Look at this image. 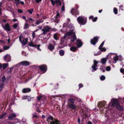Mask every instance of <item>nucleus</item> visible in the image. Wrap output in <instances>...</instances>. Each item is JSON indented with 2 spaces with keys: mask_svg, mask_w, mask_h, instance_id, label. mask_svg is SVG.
<instances>
[{
  "mask_svg": "<svg viewBox=\"0 0 124 124\" xmlns=\"http://www.w3.org/2000/svg\"><path fill=\"white\" fill-rule=\"evenodd\" d=\"M70 20L69 18H68L67 19V25L69 24V22H70Z\"/></svg>",
  "mask_w": 124,
  "mask_h": 124,
  "instance_id": "6e6d98bb",
  "label": "nucleus"
},
{
  "mask_svg": "<svg viewBox=\"0 0 124 124\" xmlns=\"http://www.w3.org/2000/svg\"><path fill=\"white\" fill-rule=\"evenodd\" d=\"M8 63H5L3 64V70H4L8 66Z\"/></svg>",
  "mask_w": 124,
  "mask_h": 124,
  "instance_id": "473e14b6",
  "label": "nucleus"
},
{
  "mask_svg": "<svg viewBox=\"0 0 124 124\" xmlns=\"http://www.w3.org/2000/svg\"><path fill=\"white\" fill-rule=\"evenodd\" d=\"M42 0H35V1L37 3H39L41 2Z\"/></svg>",
  "mask_w": 124,
  "mask_h": 124,
  "instance_id": "5fc2aeb1",
  "label": "nucleus"
},
{
  "mask_svg": "<svg viewBox=\"0 0 124 124\" xmlns=\"http://www.w3.org/2000/svg\"><path fill=\"white\" fill-rule=\"evenodd\" d=\"M43 22V21L40 19H39L36 21V24L37 25H38Z\"/></svg>",
  "mask_w": 124,
  "mask_h": 124,
  "instance_id": "cd10ccee",
  "label": "nucleus"
},
{
  "mask_svg": "<svg viewBox=\"0 0 124 124\" xmlns=\"http://www.w3.org/2000/svg\"><path fill=\"white\" fill-rule=\"evenodd\" d=\"M32 36L33 38H34L35 37V33L34 32L32 33Z\"/></svg>",
  "mask_w": 124,
  "mask_h": 124,
  "instance_id": "bf43d9fd",
  "label": "nucleus"
},
{
  "mask_svg": "<svg viewBox=\"0 0 124 124\" xmlns=\"http://www.w3.org/2000/svg\"><path fill=\"white\" fill-rule=\"evenodd\" d=\"M68 107L72 109H74L76 108V107L75 104H70L68 105Z\"/></svg>",
  "mask_w": 124,
  "mask_h": 124,
  "instance_id": "5701e85b",
  "label": "nucleus"
},
{
  "mask_svg": "<svg viewBox=\"0 0 124 124\" xmlns=\"http://www.w3.org/2000/svg\"><path fill=\"white\" fill-rule=\"evenodd\" d=\"M1 85H0V91H1L2 89V88H3V84H1Z\"/></svg>",
  "mask_w": 124,
  "mask_h": 124,
  "instance_id": "3c124183",
  "label": "nucleus"
},
{
  "mask_svg": "<svg viewBox=\"0 0 124 124\" xmlns=\"http://www.w3.org/2000/svg\"><path fill=\"white\" fill-rule=\"evenodd\" d=\"M29 45L30 46L35 47H36V46H37V45L33 44V43L32 42H30L29 44Z\"/></svg>",
  "mask_w": 124,
  "mask_h": 124,
  "instance_id": "7c9ffc66",
  "label": "nucleus"
},
{
  "mask_svg": "<svg viewBox=\"0 0 124 124\" xmlns=\"http://www.w3.org/2000/svg\"><path fill=\"white\" fill-rule=\"evenodd\" d=\"M111 106L113 107L116 106V100L113 99L111 101V103H109L108 105V108L109 107V106L111 105Z\"/></svg>",
  "mask_w": 124,
  "mask_h": 124,
  "instance_id": "9b49d317",
  "label": "nucleus"
},
{
  "mask_svg": "<svg viewBox=\"0 0 124 124\" xmlns=\"http://www.w3.org/2000/svg\"><path fill=\"white\" fill-rule=\"evenodd\" d=\"M38 67L41 71L43 72L44 73L47 70V67L45 65H39L38 66Z\"/></svg>",
  "mask_w": 124,
  "mask_h": 124,
  "instance_id": "423d86ee",
  "label": "nucleus"
},
{
  "mask_svg": "<svg viewBox=\"0 0 124 124\" xmlns=\"http://www.w3.org/2000/svg\"><path fill=\"white\" fill-rule=\"evenodd\" d=\"M16 115L14 113H12L10 114L9 116L8 117V119L9 120H12L14 118L16 117Z\"/></svg>",
  "mask_w": 124,
  "mask_h": 124,
  "instance_id": "a211bd4d",
  "label": "nucleus"
},
{
  "mask_svg": "<svg viewBox=\"0 0 124 124\" xmlns=\"http://www.w3.org/2000/svg\"><path fill=\"white\" fill-rule=\"evenodd\" d=\"M113 11L114 13L116 14V8H114Z\"/></svg>",
  "mask_w": 124,
  "mask_h": 124,
  "instance_id": "13d9d810",
  "label": "nucleus"
},
{
  "mask_svg": "<svg viewBox=\"0 0 124 124\" xmlns=\"http://www.w3.org/2000/svg\"><path fill=\"white\" fill-rule=\"evenodd\" d=\"M118 6L119 7V10L120 11H123V6L122 5H120V6L118 5Z\"/></svg>",
  "mask_w": 124,
  "mask_h": 124,
  "instance_id": "e433bc0d",
  "label": "nucleus"
},
{
  "mask_svg": "<svg viewBox=\"0 0 124 124\" xmlns=\"http://www.w3.org/2000/svg\"><path fill=\"white\" fill-rule=\"evenodd\" d=\"M105 77L103 75L101 76L100 77V79L102 81L104 80L105 79Z\"/></svg>",
  "mask_w": 124,
  "mask_h": 124,
  "instance_id": "58836bf2",
  "label": "nucleus"
},
{
  "mask_svg": "<svg viewBox=\"0 0 124 124\" xmlns=\"http://www.w3.org/2000/svg\"><path fill=\"white\" fill-rule=\"evenodd\" d=\"M17 11L19 13H22L23 12V11L20 9H18Z\"/></svg>",
  "mask_w": 124,
  "mask_h": 124,
  "instance_id": "603ef678",
  "label": "nucleus"
},
{
  "mask_svg": "<svg viewBox=\"0 0 124 124\" xmlns=\"http://www.w3.org/2000/svg\"><path fill=\"white\" fill-rule=\"evenodd\" d=\"M101 51H99L96 54H94V55L95 56H97L98 55L100 54H101Z\"/></svg>",
  "mask_w": 124,
  "mask_h": 124,
  "instance_id": "de8ad7c7",
  "label": "nucleus"
},
{
  "mask_svg": "<svg viewBox=\"0 0 124 124\" xmlns=\"http://www.w3.org/2000/svg\"><path fill=\"white\" fill-rule=\"evenodd\" d=\"M45 96L44 95H39L37 97V100H39L45 97Z\"/></svg>",
  "mask_w": 124,
  "mask_h": 124,
  "instance_id": "a878e982",
  "label": "nucleus"
},
{
  "mask_svg": "<svg viewBox=\"0 0 124 124\" xmlns=\"http://www.w3.org/2000/svg\"><path fill=\"white\" fill-rule=\"evenodd\" d=\"M117 100H118V103L120 104L124 102V98H119L118 99H117Z\"/></svg>",
  "mask_w": 124,
  "mask_h": 124,
  "instance_id": "4be33fe9",
  "label": "nucleus"
},
{
  "mask_svg": "<svg viewBox=\"0 0 124 124\" xmlns=\"http://www.w3.org/2000/svg\"><path fill=\"white\" fill-rule=\"evenodd\" d=\"M2 26L4 28V30L6 31H10L11 28L9 25L8 23H7L5 26L2 24Z\"/></svg>",
  "mask_w": 124,
  "mask_h": 124,
  "instance_id": "9d476101",
  "label": "nucleus"
},
{
  "mask_svg": "<svg viewBox=\"0 0 124 124\" xmlns=\"http://www.w3.org/2000/svg\"><path fill=\"white\" fill-rule=\"evenodd\" d=\"M55 1L57 3H61L60 0H55Z\"/></svg>",
  "mask_w": 124,
  "mask_h": 124,
  "instance_id": "0e129e2a",
  "label": "nucleus"
},
{
  "mask_svg": "<svg viewBox=\"0 0 124 124\" xmlns=\"http://www.w3.org/2000/svg\"><path fill=\"white\" fill-rule=\"evenodd\" d=\"M6 113H4L1 115H0V119H1L2 118H3L6 115Z\"/></svg>",
  "mask_w": 124,
  "mask_h": 124,
  "instance_id": "72a5a7b5",
  "label": "nucleus"
},
{
  "mask_svg": "<svg viewBox=\"0 0 124 124\" xmlns=\"http://www.w3.org/2000/svg\"><path fill=\"white\" fill-rule=\"evenodd\" d=\"M71 36L70 38V40L71 41H73L75 39H77L75 32H72V31L68 32L65 35L66 36Z\"/></svg>",
  "mask_w": 124,
  "mask_h": 124,
  "instance_id": "7ed1b4c3",
  "label": "nucleus"
},
{
  "mask_svg": "<svg viewBox=\"0 0 124 124\" xmlns=\"http://www.w3.org/2000/svg\"><path fill=\"white\" fill-rule=\"evenodd\" d=\"M76 44L78 47H80L82 46V44L80 40L78 39L77 40Z\"/></svg>",
  "mask_w": 124,
  "mask_h": 124,
  "instance_id": "dca6fc26",
  "label": "nucleus"
},
{
  "mask_svg": "<svg viewBox=\"0 0 124 124\" xmlns=\"http://www.w3.org/2000/svg\"><path fill=\"white\" fill-rule=\"evenodd\" d=\"M40 46V45H37V46H36V47H37V49L39 51H41V50L39 48V47Z\"/></svg>",
  "mask_w": 124,
  "mask_h": 124,
  "instance_id": "09e8293b",
  "label": "nucleus"
},
{
  "mask_svg": "<svg viewBox=\"0 0 124 124\" xmlns=\"http://www.w3.org/2000/svg\"><path fill=\"white\" fill-rule=\"evenodd\" d=\"M122 60L123 58L120 55L119 56L117 55V61L118 60L121 61Z\"/></svg>",
  "mask_w": 124,
  "mask_h": 124,
  "instance_id": "c85d7f7f",
  "label": "nucleus"
},
{
  "mask_svg": "<svg viewBox=\"0 0 124 124\" xmlns=\"http://www.w3.org/2000/svg\"><path fill=\"white\" fill-rule=\"evenodd\" d=\"M19 64H20L22 65L23 66L28 65L30 64L29 62L28 61H22L19 62Z\"/></svg>",
  "mask_w": 124,
  "mask_h": 124,
  "instance_id": "4468645a",
  "label": "nucleus"
},
{
  "mask_svg": "<svg viewBox=\"0 0 124 124\" xmlns=\"http://www.w3.org/2000/svg\"><path fill=\"white\" fill-rule=\"evenodd\" d=\"M54 38L56 40H57L58 39L57 35L56 34H55L54 35Z\"/></svg>",
  "mask_w": 124,
  "mask_h": 124,
  "instance_id": "79ce46f5",
  "label": "nucleus"
},
{
  "mask_svg": "<svg viewBox=\"0 0 124 124\" xmlns=\"http://www.w3.org/2000/svg\"><path fill=\"white\" fill-rule=\"evenodd\" d=\"M110 57L111 58L113 57L112 58L115 61L114 62L115 63L116 62V55L114 54H111Z\"/></svg>",
  "mask_w": 124,
  "mask_h": 124,
  "instance_id": "412c9836",
  "label": "nucleus"
},
{
  "mask_svg": "<svg viewBox=\"0 0 124 124\" xmlns=\"http://www.w3.org/2000/svg\"><path fill=\"white\" fill-rule=\"evenodd\" d=\"M19 23L18 22L17 23H15L13 26V27L14 29H16L18 26Z\"/></svg>",
  "mask_w": 124,
  "mask_h": 124,
  "instance_id": "2f4dec72",
  "label": "nucleus"
},
{
  "mask_svg": "<svg viewBox=\"0 0 124 124\" xmlns=\"http://www.w3.org/2000/svg\"><path fill=\"white\" fill-rule=\"evenodd\" d=\"M118 100L117 99V109L120 111H123L124 110V108L122 105L118 103Z\"/></svg>",
  "mask_w": 124,
  "mask_h": 124,
  "instance_id": "0eeeda50",
  "label": "nucleus"
},
{
  "mask_svg": "<svg viewBox=\"0 0 124 124\" xmlns=\"http://www.w3.org/2000/svg\"><path fill=\"white\" fill-rule=\"evenodd\" d=\"M20 3L23 5L24 4V2L23 1H21L20 2Z\"/></svg>",
  "mask_w": 124,
  "mask_h": 124,
  "instance_id": "774afa93",
  "label": "nucleus"
},
{
  "mask_svg": "<svg viewBox=\"0 0 124 124\" xmlns=\"http://www.w3.org/2000/svg\"><path fill=\"white\" fill-rule=\"evenodd\" d=\"M15 1V3L17 5H19V0H14Z\"/></svg>",
  "mask_w": 124,
  "mask_h": 124,
  "instance_id": "37998d69",
  "label": "nucleus"
},
{
  "mask_svg": "<svg viewBox=\"0 0 124 124\" xmlns=\"http://www.w3.org/2000/svg\"><path fill=\"white\" fill-rule=\"evenodd\" d=\"M106 104V102L105 101L99 103L98 106L100 108H102L105 106Z\"/></svg>",
  "mask_w": 124,
  "mask_h": 124,
  "instance_id": "ddd939ff",
  "label": "nucleus"
},
{
  "mask_svg": "<svg viewBox=\"0 0 124 124\" xmlns=\"http://www.w3.org/2000/svg\"><path fill=\"white\" fill-rule=\"evenodd\" d=\"M27 11L30 14H31L33 11V8H31L29 9H27Z\"/></svg>",
  "mask_w": 124,
  "mask_h": 124,
  "instance_id": "c9c22d12",
  "label": "nucleus"
},
{
  "mask_svg": "<svg viewBox=\"0 0 124 124\" xmlns=\"http://www.w3.org/2000/svg\"><path fill=\"white\" fill-rule=\"evenodd\" d=\"M71 13L72 15H75L79 14L78 12L76 9L74 8H72L71 11Z\"/></svg>",
  "mask_w": 124,
  "mask_h": 124,
  "instance_id": "2eb2a0df",
  "label": "nucleus"
},
{
  "mask_svg": "<svg viewBox=\"0 0 124 124\" xmlns=\"http://www.w3.org/2000/svg\"><path fill=\"white\" fill-rule=\"evenodd\" d=\"M4 42L2 40H0V43H4Z\"/></svg>",
  "mask_w": 124,
  "mask_h": 124,
  "instance_id": "338daca9",
  "label": "nucleus"
},
{
  "mask_svg": "<svg viewBox=\"0 0 124 124\" xmlns=\"http://www.w3.org/2000/svg\"><path fill=\"white\" fill-rule=\"evenodd\" d=\"M5 80V76L3 77L0 79V84H3Z\"/></svg>",
  "mask_w": 124,
  "mask_h": 124,
  "instance_id": "b1692460",
  "label": "nucleus"
},
{
  "mask_svg": "<svg viewBox=\"0 0 124 124\" xmlns=\"http://www.w3.org/2000/svg\"><path fill=\"white\" fill-rule=\"evenodd\" d=\"M77 48L75 46H72L70 48V51L72 52H75L77 50Z\"/></svg>",
  "mask_w": 124,
  "mask_h": 124,
  "instance_id": "393cba45",
  "label": "nucleus"
},
{
  "mask_svg": "<svg viewBox=\"0 0 124 124\" xmlns=\"http://www.w3.org/2000/svg\"><path fill=\"white\" fill-rule=\"evenodd\" d=\"M62 11H64L65 9V6H64V3H63V5L62 6Z\"/></svg>",
  "mask_w": 124,
  "mask_h": 124,
  "instance_id": "49530a36",
  "label": "nucleus"
},
{
  "mask_svg": "<svg viewBox=\"0 0 124 124\" xmlns=\"http://www.w3.org/2000/svg\"><path fill=\"white\" fill-rule=\"evenodd\" d=\"M97 17H96L94 18H93V19H92V20L93 22H96L97 21Z\"/></svg>",
  "mask_w": 124,
  "mask_h": 124,
  "instance_id": "a18cd8bd",
  "label": "nucleus"
},
{
  "mask_svg": "<svg viewBox=\"0 0 124 124\" xmlns=\"http://www.w3.org/2000/svg\"><path fill=\"white\" fill-rule=\"evenodd\" d=\"M4 60L7 62H8L11 60V56L10 55L7 54L3 57Z\"/></svg>",
  "mask_w": 124,
  "mask_h": 124,
  "instance_id": "f8f14e48",
  "label": "nucleus"
},
{
  "mask_svg": "<svg viewBox=\"0 0 124 124\" xmlns=\"http://www.w3.org/2000/svg\"><path fill=\"white\" fill-rule=\"evenodd\" d=\"M48 124H60V122L58 120L53 119L51 116L48 117L46 120Z\"/></svg>",
  "mask_w": 124,
  "mask_h": 124,
  "instance_id": "f257e3e1",
  "label": "nucleus"
},
{
  "mask_svg": "<svg viewBox=\"0 0 124 124\" xmlns=\"http://www.w3.org/2000/svg\"><path fill=\"white\" fill-rule=\"evenodd\" d=\"M28 24L27 23H25L23 26V28L25 29L28 28Z\"/></svg>",
  "mask_w": 124,
  "mask_h": 124,
  "instance_id": "ea45409f",
  "label": "nucleus"
},
{
  "mask_svg": "<svg viewBox=\"0 0 124 124\" xmlns=\"http://www.w3.org/2000/svg\"><path fill=\"white\" fill-rule=\"evenodd\" d=\"M12 20L14 22H16V21H17L18 22V21L16 19H13Z\"/></svg>",
  "mask_w": 124,
  "mask_h": 124,
  "instance_id": "e2e57ef3",
  "label": "nucleus"
},
{
  "mask_svg": "<svg viewBox=\"0 0 124 124\" xmlns=\"http://www.w3.org/2000/svg\"><path fill=\"white\" fill-rule=\"evenodd\" d=\"M51 29V28L49 26L47 25L44 27L43 29L42 30V31H43L42 34L45 35L48 32H49Z\"/></svg>",
  "mask_w": 124,
  "mask_h": 124,
  "instance_id": "39448f33",
  "label": "nucleus"
},
{
  "mask_svg": "<svg viewBox=\"0 0 124 124\" xmlns=\"http://www.w3.org/2000/svg\"><path fill=\"white\" fill-rule=\"evenodd\" d=\"M79 88H81L82 87L83 85L82 84H80L79 85Z\"/></svg>",
  "mask_w": 124,
  "mask_h": 124,
  "instance_id": "052dcab7",
  "label": "nucleus"
},
{
  "mask_svg": "<svg viewBox=\"0 0 124 124\" xmlns=\"http://www.w3.org/2000/svg\"><path fill=\"white\" fill-rule=\"evenodd\" d=\"M120 71L121 73H123L124 72V69H120Z\"/></svg>",
  "mask_w": 124,
  "mask_h": 124,
  "instance_id": "4d7b16f0",
  "label": "nucleus"
},
{
  "mask_svg": "<svg viewBox=\"0 0 124 124\" xmlns=\"http://www.w3.org/2000/svg\"><path fill=\"white\" fill-rule=\"evenodd\" d=\"M53 6H54L55 3V2L53 0H51Z\"/></svg>",
  "mask_w": 124,
  "mask_h": 124,
  "instance_id": "8fccbe9b",
  "label": "nucleus"
},
{
  "mask_svg": "<svg viewBox=\"0 0 124 124\" xmlns=\"http://www.w3.org/2000/svg\"><path fill=\"white\" fill-rule=\"evenodd\" d=\"M48 48L51 51H52L54 48V46L51 44L49 43L48 45Z\"/></svg>",
  "mask_w": 124,
  "mask_h": 124,
  "instance_id": "f3484780",
  "label": "nucleus"
},
{
  "mask_svg": "<svg viewBox=\"0 0 124 124\" xmlns=\"http://www.w3.org/2000/svg\"><path fill=\"white\" fill-rule=\"evenodd\" d=\"M63 27L64 31H65L66 29L68 28L70 29L69 31H72V32H74V27L73 25L71 23L68 24V26L67 24L66 23H64L63 25Z\"/></svg>",
  "mask_w": 124,
  "mask_h": 124,
  "instance_id": "f03ea898",
  "label": "nucleus"
},
{
  "mask_svg": "<svg viewBox=\"0 0 124 124\" xmlns=\"http://www.w3.org/2000/svg\"><path fill=\"white\" fill-rule=\"evenodd\" d=\"M31 91V89L30 88H25L22 90V92L23 93H26L30 92Z\"/></svg>",
  "mask_w": 124,
  "mask_h": 124,
  "instance_id": "aec40b11",
  "label": "nucleus"
},
{
  "mask_svg": "<svg viewBox=\"0 0 124 124\" xmlns=\"http://www.w3.org/2000/svg\"><path fill=\"white\" fill-rule=\"evenodd\" d=\"M102 46H103L101 44L99 47V49L100 50L102 48Z\"/></svg>",
  "mask_w": 124,
  "mask_h": 124,
  "instance_id": "680f3d73",
  "label": "nucleus"
},
{
  "mask_svg": "<svg viewBox=\"0 0 124 124\" xmlns=\"http://www.w3.org/2000/svg\"><path fill=\"white\" fill-rule=\"evenodd\" d=\"M78 123L79 124L80 123V120L79 119V117H78Z\"/></svg>",
  "mask_w": 124,
  "mask_h": 124,
  "instance_id": "69168bd1",
  "label": "nucleus"
},
{
  "mask_svg": "<svg viewBox=\"0 0 124 124\" xmlns=\"http://www.w3.org/2000/svg\"><path fill=\"white\" fill-rule=\"evenodd\" d=\"M10 46H3V48L4 50H7L9 48Z\"/></svg>",
  "mask_w": 124,
  "mask_h": 124,
  "instance_id": "4c0bfd02",
  "label": "nucleus"
},
{
  "mask_svg": "<svg viewBox=\"0 0 124 124\" xmlns=\"http://www.w3.org/2000/svg\"><path fill=\"white\" fill-rule=\"evenodd\" d=\"M107 61V59L106 58H103L101 59V62L102 63V64H105Z\"/></svg>",
  "mask_w": 124,
  "mask_h": 124,
  "instance_id": "bb28decb",
  "label": "nucleus"
},
{
  "mask_svg": "<svg viewBox=\"0 0 124 124\" xmlns=\"http://www.w3.org/2000/svg\"><path fill=\"white\" fill-rule=\"evenodd\" d=\"M111 70V67L109 66H107L106 68V71H109Z\"/></svg>",
  "mask_w": 124,
  "mask_h": 124,
  "instance_id": "a19ab883",
  "label": "nucleus"
},
{
  "mask_svg": "<svg viewBox=\"0 0 124 124\" xmlns=\"http://www.w3.org/2000/svg\"><path fill=\"white\" fill-rule=\"evenodd\" d=\"M106 51V49L104 48H102L101 50L100 51H101H101Z\"/></svg>",
  "mask_w": 124,
  "mask_h": 124,
  "instance_id": "864d4df0",
  "label": "nucleus"
},
{
  "mask_svg": "<svg viewBox=\"0 0 124 124\" xmlns=\"http://www.w3.org/2000/svg\"><path fill=\"white\" fill-rule=\"evenodd\" d=\"M99 62H98L95 60L93 61V66L92 67V68L93 70H92L93 72L97 70V68H96L97 66V64L99 63Z\"/></svg>",
  "mask_w": 124,
  "mask_h": 124,
  "instance_id": "1a4fd4ad",
  "label": "nucleus"
},
{
  "mask_svg": "<svg viewBox=\"0 0 124 124\" xmlns=\"http://www.w3.org/2000/svg\"><path fill=\"white\" fill-rule=\"evenodd\" d=\"M19 41L21 42L22 43V45H25L27 44V40L26 39H23L22 41H21V39L20 37L19 38Z\"/></svg>",
  "mask_w": 124,
  "mask_h": 124,
  "instance_id": "6ab92c4d",
  "label": "nucleus"
},
{
  "mask_svg": "<svg viewBox=\"0 0 124 124\" xmlns=\"http://www.w3.org/2000/svg\"><path fill=\"white\" fill-rule=\"evenodd\" d=\"M59 54L61 56H63L64 54V51L62 50H60L59 51Z\"/></svg>",
  "mask_w": 124,
  "mask_h": 124,
  "instance_id": "f704fd0d",
  "label": "nucleus"
},
{
  "mask_svg": "<svg viewBox=\"0 0 124 124\" xmlns=\"http://www.w3.org/2000/svg\"><path fill=\"white\" fill-rule=\"evenodd\" d=\"M99 37H94L92 39H91L90 40L91 44L93 45H95L98 41Z\"/></svg>",
  "mask_w": 124,
  "mask_h": 124,
  "instance_id": "6e6552de",
  "label": "nucleus"
},
{
  "mask_svg": "<svg viewBox=\"0 0 124 124\" xmlns=\"http://www.w3.org/2000/svg\"><path fill=\"white\" fill-rule=\"evenodd\" d=\"M68 101L70 103H73L74 102V100L72 98H70L68 100Z\"/></svg>",
  "mask_w": 124,
  "mask_h": 124,
  "instance_id": "c756f323",
  "label": "nucleus"
},
{
  "mask_svg": "<svg viewBox=\"0 0 124 124\" xmlns=\"http://www.w3.org/2000/svg\"><path fill=\"white\" fill-rule=\"evenodd\" d=\"M59 17V15L58 11H57V15L55 16V19H57Z\"/></svg>",
  "mask_w": 124,
  "mask_h": 124,
  "instance_id": "c03bdc74",
  "label": "nucleus"
},
{
  "mask_svg": "<svg viewBox=\"0 0 124 124\" xmlns=\"http://www.w3.org/2000/svg\"><path fill=\"white\" fill-rule=\"evenodd\" d=\"M77 20L79 23L80 25L85 24L86 22V18L81 16L78 17L77 18Z\"/></svg>",
  "mask_w": 124,
  "mask_h": 124,
  "instance_id": "20e7f679",
  "label": "nucleus"
}]
</instances>
